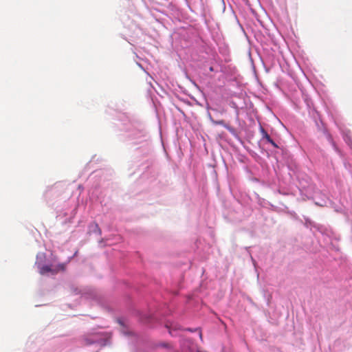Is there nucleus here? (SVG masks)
Wrapping results in <instances>:
<instances>
[{"label":"nucleus","mask_w":352,"mask_h":352,"mask_svg":"<svg viewBox=\"0 0 352 352\" xmlns=\"http://www.w3.org/2000/svg\"><path fill=\"white\" fill-rule=\"evenodd\" d=\"M102 340V336L100 333H92L85 336L83 338L84 342L86 345H90L100 342Z\"/></svg>","instance_id":"obj_1"},{"label":"nucleus","mask_w":352,"mask_h":352,"mask_svg":"<svg viewBox=\"0 0 352 352\" xmlns=\"http://www.w3.org/2000/svg\"><path fill=\"white\" fill-rule=\"evenodd\" d=\"M261 132L263 135V138L265 139L267 142L270 143V142L272 140L270 136L268 135V133L265 131V130L263 128L261 129Z\"/></svg>","instance_id":"obj_2"},{"label":"nucleus","mask_w":352,"mask_h":352,"mask_svg":"<svg viewBox=\"0 0 352 352\" xmlns=\"http://www.w3.org/2000/svg\"><path fill=\"white\" fill-rule=\"evenodd\" d=\"M270 144H271L274 148H278V145L274 142L273 140L270 142Z\"/></svg>","instance_id":"obj_5"},{"label":"nucleus","mask_w":352,"mask_h":352,"mask_svg":"<svg viewBox=\"0 0 352 352\" xmlns=\"http://www.w3.org/2000/svg\"><path fill=\"white\" fill-rule=\"evenodd\" d=\"M212 122L214 124L223 125V126L224 127H226V129H230V127H229V126H228L225 124V122H224V121H223V120H212Z\"/></svg>","instance_id":"obj_3"},{"label":"nucleus","mask_w":352,"mask_h":352,"mask_svg":"<svg viewBox=\"0 0 352 352\" xmlns=\"http://www.w3.org/2000/svg\"><path fill=\"white\" fill-rule=\"evenodd\" d=\"M209 70H210V72H213V71H214V69H213V67H210L209 68Z\"/></svg>","instance_id":"obj_7"},{"label":"nucleus","mask_w":352,"mask_h":352,"mask_svg":"<svg viewBox=\"0 0 352 352\" xmlns=\"http://www.w3.org/2000/svg\"><path fill=\"white\" fill-rule=\"evenodd\" d=\"M163 347L169 348L170 347V344L168 343H163L161 344Z\"/></svg>","instance_id":"obj_6"},{"label":"nucleus","mask_w":352,"mask_h":352,"mask_svg":"<svg viewBox=\"0 0 352 352\" xmlns=\"http://www.w3.org/2000/svg\"><path fill=\"white\" fill-rule=\"evenodd\" d=\"M51 271V268L48 265L43 266L41 268L40 273L43 274Z\"/></svg>","instance_id":"obj_4"}]
</instances>
